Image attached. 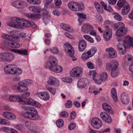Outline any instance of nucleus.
Wrapping results in <instances>:
<instances>
[{"label":"nucleus","instance_id":"18","mask_svg":"<svg viewBox=\"0 0 133 133\" xmlns=\"http://www.w3.org/2000/svg\"><path fill=\"white\" fill-rule=\"evenodd\" d=\"M11 51L15 53L24 55H28V51L26 49H22L20 50L12 49L10 50Z\"/></svg>","mask_w":133,"mask_h":133},{"label":"nucleus","instance_id":"3","mask_svg":"<svg viewBox=\"0 0 133 133\" xmlns=\"http://www.w3.org/2000/svg\"><path fill=\"white\" fill-rule=\"evenodd\" d=\"M22 108L23 109L28 111L23 114L25 118L34 120L39 119V116L37 114V111L35 108L30 106L26 107L24 105H22Z\"/></svg>","mask_w":133,"mask_h":133},{"label":"nucleus","instance_id":"46","mask_svg":"<svg viewBox=\"0 0 133 133\" xmlns=\"http://www.w3.org/2000/svg\"><path fill=\"white\" fill-rule=\"evenodd\" d=\"M56 124L57 126L59 128L62 127L63 125L64 122L63 120L60 119L57 120L56 122Z\"/></svg>","mask_w":133,"mask_h":133},{"label":"nucleus","instance_id":"23","mask_svg":"<svg viewBox=\"0 0 133 133\" xmlns=\"http://www.w3.org/2000/svg\"><path fill=\"white\" fill-rule=\"evenodd\" d=\"M128 31L127 29L124 28L121 29H118L116 32V35L118 36H120L126 34Z\"/></svg>","mask_w":133,"mask_h":133},{"label":"nucleus","instance_id":"56","mask_svg":"<svg viewBox=\"0 0 133 133\" xmlns=\"http://www.w3.org/2000/svg\"><path fill=\"white\" fill-rule=\"evenodd\" d=\"M72 102L70 100H68L66 102V103L65 104V106L66 108H70L72 106Z\"/></svg>","mask_w":133,"mask_h":133},{"label":"nucleus","instance_id":"51","mask_svg":"<svg viewBox=\"0 0 133 133\" xmlns=\"http://www.w3.org/2000/svg\"><path fill=\"white\" fill-rule=\"evenodd\" d=\"M14 55L13 54L9 53L7 61H11L14 59Z\"/></svg>","mask_w":133,"mask_h":133},{"label":"nucleus","instance_id":"33","mask_svg":"<svg viewBox=\"0 0 133 133\" xmlns=\"http://www.w3.org/2000/svg\"><path fill=\"white\" fill-rule=\"evenodd\" d=\"M118 74L119 72L117 69H111L110 74L112 77H116L118 75Z\"/></svg>","mask_w":133,"mask_h":133},{"label":"nucleus","instance_id":"59","mask_svg":"<svg viewBox=\"0 0 133 133\" xmlns=\"http://www.w3.org/2000/svg\"><path fill=\"white\" fill-rule=\"evenodd\" d=\"M9 99L11 102L16 101V95H12L10 96L9 97Z\"/></svg>","mask_w":133,"mask_h":133},{"label":"nucleus","instance_id":"47","mask_svg":"<svg viewBox=\"0 0 133 133\" xmlns=\"http://www.w3.org/2000/svg\"><path fill=\"white\" fill-rule=\"evenodd\" d=\"M109 116L108 114L104 112H101L100 114V117L103 120L106 119Z\"/></svg>","mask_w":133,"mask_h":133},{"label":"nucleus","instance_id":"17","mask_svg":"<svg viewBox=\"0 0 133 133\" xmlns=\"http://www.w3.org/2000/svg\"><path fill=\"white\" fill-rule=\"evenodd\" d=\"M87 81L84 78H82L80 79L78 82L77 86L79 89L84 88L87 84Z\"/></svg>","mask_w":133,"mask_h":133},{"label":"nucleus","instance_id":"19","mask_svg":"<svg viewBox=\"0 0 133 133\" xmlns=\"http://www.w3.org/2000/svg\"><path fill=\"white\" fill-rule=\"evenodd\" d=\"M121 100L123 104H127L128 103L129 100L127 94L123 92L121 94Z\"/></svg>","mask_w":133,"mask_h":133},{"label":"nucleus","instance_id":"38","mask_svg":"<svg viewBox=\"0 0 133 133\" xmlns=\"http://www.w3.org/2000/svg\"><path fill=\"white\" fill-rule=\"evenodd\" d=\"M97 51V49L96 47H93L90 50L87 51L88 54L90 55L91 57H92L95 53Z\"/></svg>","mask_w":133,"mask_h":133},{"label":"nucleus","instance_id":"41","mask_svg":"<svg viewBox=\"0 0 133 133\" xmlns=\"http://www.w3.org/2000/svg\"><path fill=\"white\" fill-rule=\"evenodd\" d=\"M9 53L4 52L0 55V58L3 60L7 61Z\"/></svg>","mask_w":133,"mask_h":133},{"label":"nucleus","instance_id":"50","mask_svg":"<svg viewBox=\"0 0 133 133\" xmlns=\"http://www.w3.org/2000/svg\"><path fill=\"white\" fill-rule=\"evenodd\" d=\"M34 100L31 98H29L24 101V104H32Z\"/></svg>","mask_w":133,"mask_h":133},{"label":"nucleus","instance_id":"35","mask_svg":"<svg viewBox=\"0 0 133 133\" xmlns=\"http://www.w3.org/2000/svg\"><path fill=\"white\" fill-rule=\"evenodd\" d=\"M47 14L44 15V18L43 19L44 23L46 24H48L50 21V17L49 15L47 14L48 12L46 11Z\"/></svg>","mask_w":133,"mask_h":133},{"label":"nucleus","instance_id":"28","mask_svg":"<svg viewBox=\"0 0 133 133\" xmlns=\"http://www.w3.org/2000/svg\"><path fill=\"white\" fill-rule=\"evenodd\" d=\"M130 9V8L129 5H127L122 9L121 11V13L122 15H124L129 12Z\"/></svg>","mask_w":133,"mask_h":133},{"label":"nucleus","instance_id":"60","mask_svg":"<svg viewBox=\"0 0 133 133\" xmlns=\"http://www.w3.org/2000/svg\"><path fill=\"white\" fill-rule=\"evenodd\" d=\"M50 50L54 54H57L58 52V50L56 48H50Z\"/></svg>","mask_w":133,"mask_h":133},{"label":"nucleus","instance_id":"49","mask_svg":"<svg viewBox=\"0 0 133 133\" xmlns=\"http://www.w3.org/2000/svg\"><path fill=\"white\" fill-rule=\"evenodd\" d=\"M89 75L90 76H92L93 79H94L96 77L97 73L96 70H94L90 71L89 73Z\"/></svg>","mask_w":133,"mask_h":133},{"label":"nucleus","instance_id":"21","mask_svg":"<svg viewBox=\"0 0 133 133\" xmlns=\"http://www.w3.org/2000/svg\"><path fill=\"white\" fill-rule=\"evenodd\" d=\"M82 31L84 32L87 33L91 30L94 29L92 26L88 24L84 25L82 28Z\"/></svg>","mask_w":133,"mask_h":133},{"label":"nucleus","instance_id":"61","mask_svg":"<svg viewBox=\"0 0 133 133\" xmlns=\"http://www.w3.org/2000/svg\"><path fill=\"white\" fill-rule=\"evenodd\" d=\"M32 104L34 106L38 108L40 107L41 106V104L39 103L34 100L33 101Z\"/></svg>","mask_w":133,"mask_h":133},{"label":"nucleus","instance_id":"37","mask_svg":"<svg viewBox=\"0 0 133 133\" xmlns=\"http://www.w3.org/2000/svg\"><path fill=\"white\" fill-rule=\"evenodd\" d=\"M112 15L114 18L116 20L118 21H121L122 20V17L117 12L113 13Z\"/></svg>","mask_w":133,"mask_h":133},{"label":"nucleus","instance_id":"30","mask_svg":"<svg viewBox=\"0 0 133 133\" xmlns=\"http://www.w3.org/2000/svg\"><path fill=\"white\" fill-rule=\"evenodd\" d=\"M94 4L98 12L101 13H103V9L98 3L97 2H95Z\"/></svg>","mask_w":133,"mask_h":133},{"label":"nucleus","instance_id":"55","mask_svg":"<svg viewBox=\"0 0 133 133\" xmlns=\"http://www.w3.org/2000/svg\"><path fill=\"white\" fill-rule=\"evenodd\" d=\"M77 15L79 17L78 19V21H80L81 20H83L82 19H85L86 17V15L80 13H77Z\"/></svg>","mask_w":133,"mask_h":133},{"label":"nucleus","instance_id":"14","mask_svg":"<svg viewBox=\"0 0 133 133\" xmlns=\"http://www.w3.org/2000/svg\"><path fill=\"white\" fill-rule=\"evenodd\" d=\"M106 51L109 53L110 58H114L117 56V53L116 50L112 48H110L106 49Z\"/></svg>","mask_w":133,"mask_h":133},{"label":"nucleus","instance_id":"48","mask_svg":"<svg viewBox=\"0 0 133 133\" xmlns=\"http://www.w3.org/2000/svg\"><path fill=\"white\" fill-rule=\"evenodd\" d=\"M46 89L51 92L53 95L55 94L56 90L55 89L47 86H46Z\"/></svg>","mask_w":133,"mask_h":133},{"label":"nucleus","instance_id":"8","mask_svg":"<svg viewBox=\"0 0 133 133\" xmlns=\"http://www.w3.org/2000/svg\"><path fill=\"white\" fill-rule=\"evenodd\" d=\"M91 124L94 129H98L102 127L103 124L100 119L97 117H95L92 119Z\"/></svg>","mask_w":133,"mask_h":133},{"label":"nucleus","instance_id":"52","mask_svg":"<svg viewBox=\"0 0 133 133\" xmlns=\"http://www.w3.org/2000/svg\"><path fill=\"white\" fill-rule=\"evenodd\" d=\"M87 65L88 67L90 69H93L95 68L94 64L90 62H88L87 63Z\"/></svg>","mask_w":133,"mask_h":133},{"label":"nucleus","instance_id":"27","mask_svg":"<svg viewBox=\"0 0 133 133\" xmlns=\"http://www.w3.org/2000/svg\"><path fill=\"white\" fill-rule=\"evenodd\" d=\"M111 97L114 101L115 102L118 101V98L117 96L116 91V89L114 88L112 89L111 90Z\"/></svg>","mask_w":133,"mask_h":133},{"label":"nucleus","instance_id":"12","mask_svg":"<svg viewBox=\"0 0 133 133\" xmlns=\"http://www.w3.org/2000/svg\"><path fill=\"white\" fill-rule=\"evenodd\" d=\"M19 84V82L18 83V86L16 85H14L13 88L15 89H16L19 92H24L28 90V88L27 86L22 84V85H20Z\"/></svg>","mask_w":133,"mask_h":133},{"label":"nucleus","instance_id":"16","mask_svg":"<svg viewBox=\"0 0 133 133\" xmlns=\"http://www.w3.org/2000/svg\"><path fill=\"white\" fill-rule=\"evenodd\" d=\"M117 48L121 54H124L126 51V46L123 43H118L117 45Z\"/></svg>","mask_w":133,"mask_h":133},{"label":"nucleus","instance_id":"64","mask_svg":"<svg viewBox=\"0 0 133 133\" xmlns=\"http://www.w3.org/2000/svg\"><path fill=\"white\" fill-rule=\"evenodd\" d=\"M2 130L4 132H7L8 133H10L11 132V128H9L7 127H5L3 128L2 129Z\"/></svg>","mask_w":133,"mask_h":133},{"label":"nucleus","instance_id":"15","mask_svg":"<svg viewBox=\"0 0 133 133\" xmlns=\"http://www.w3.org/2000/svg\"><path fill=\"white\" fill-rule=\"evenodd\" d=\"M12 5L16 8H23L26 5V3L22 1H16L13 3Z\"/></svg>","mask_w":133,"mask_h":133},{"label":"nucleus","instance_id":"6","mask_svg":"<svg viewBox=\"0 0 133 133\" xmlns=\"http://www.w3.org/2000/svg\"><path fill=\"white\" fill-rule=\"evenodd\" d=\"M68 6L70 9L76 11L80 10L84 8L83 4H79L74 2H69L68 4Z\"/></svg>","mask_w":133,"mask_h":133},{"label":"nucleus","instance_id":"57","mask_svg":"<svg viewBox=\"0 0 133 133\" xmlns=\"http://www.w3.org/2000/svg\"><path fill=\"white\" fill-rule=\"evenodd\" d=\"M127 58L128 60L129 65L130 64H132L133 60L132 59L133 57L130 55H128L127 56Z\"/></svg>","mask_w":133,"mask_h":133},{"label":"nucleus","instance_id":"24","mask_svg":"<svg viewBox=\"0 0 133 133\" xmlns=\"http://www.w3.org/2000/svg\"><path fill=\"white\" fill-rule=\"evenodd\" d=\"M124 43L127 45L133 47V38L130 36L127 37L124 41Z\"/></svg>","mask_w":133,"mask_h":133},{"label":"nucleus","instance_id":"13","mask_svg":"<svg viewBox=\"0 0 133 133\" xmlns=\"http://www.w3.org/2000/svg\"><path fill=\"white\" fill-rule=\"evenodd\" d=\"M65 50L68 52L70 56H72L74 54V50L72 46L70 44L66 43L65 45Z\"/></svg>","mask_w":133,"mask_h":133},{"label":"nucleus","instance_id":"26","mask_svg":"<svg viewBox=\"0 0 133 133\" xmlns=\"http://www.w3.org/2000/svg\"><path fill=\"white\" fill-rule=\"evenodd\" d=\"M2 37L8 41H14L15 40L18 39L17 37H15L13 36H11L8 34H3L2 35Z\"/></svg>","mask_w":133,"mask_h":133},{"label":"nucleus","instance_id":"20","mask_svg":"<svg viewBox=\"0 0 133 133\" xmlns=\"http://www.w3.org/2000/svg\"><path fill=\"white\" fill-rule=\"evenodd\" d=\"M87 46L86 42L83 40H81L78 43V49L79 51L82 52L85 49Z\"/></svg>","mask_w":133,"mask_h":133},{"label":"nucleus","instance_id":"5","mask_svg":"<svg viewBox=\"0 0 133 133\" xmlns=\"http://www.w3.org/2000/svg\"><path fill=\"white\" fill-rule=\"evenodd\" d=\"M110 21H106L104 23V28L105 29L104 31L103 36V38L105 41H108L111 38L112 36V31L111 29L109 28L108 25L106 24L110 23Z\"/></svg>","mask_w":133,"mask_h":133},{"label":"nucleus","instance_id":"11","mask_svg":"<svg viewBox=\"0 0 133 133\" xmlns=\"http://www.w3.org/2000/svg\"><path fill=\"white\" fill-rule=\"evenodd\" d=\"M119 65L118 62L116 61L113 60L107 63L106 69L108 70H110L111 69H117Z\"/></svg>","mask_w":133,"mask_h":133},{"label":"nucleus","instance_id":"44","mask_svg":"<svg viewBox=\"0 0 133 133\" xmlns=\"http://www.w3.org/2000/svg\"><path fill=\"white\" fill-rule=\"evenodd\" d=\"M27 2L30 4L35 5L39 4L41 1L40 0H26Z\"/></svg>","mask_w":133,"mask_h":133},{"label":"nucleus","instance_id":"63","mask_svg":"<svg viewBox=\"0 0 133 133\" xmlns=\"http://www.w3.org/2000/svg\"><path fill=\"white\" fill-rule=\"evenodd\" d=\"M104 121H105L106 122L110 123L112 122V119L111 118L109 115L108 117L107 118L104 120Z\"/></svg>","mask_w":133,"mask_h":133},{"label":"nucleus","instance_id":"25","mask_svg":"<svg viewBox=\"0 0 133 133\" xmlns=\"http://www.w3.org/2000/svg\"><path fill=\"white\" fill-rule=\"evenodd\" d=\"M62 28L68 32H73L74 30L72 28L70 27L69 25L63 23H62L60 25Z\"/></svg>","mask_w":133,"mask_h":133},{"label":"nucleus","instance_id":"2","mask_svg":"<svg viewBox=\"0 0 133 133\" xmlns=\"http://www.w3.org/2000/svg\"><path fill=\"white\" fill-rule=\"evenodd\" d=\"M45 66L51 71L56 73L60 72L63 70L62 66L57 65L56 58L52 56L49 57V61L45 63Z\"/></svg>","mask_w":133,"mask_h":133},{"label":"nucleus","instance_id":"32","mask_svg":"<svg viewBox=\"0 0 133 133\" xmlns=\"http://www.w3.org/2000/svg\"><path fill=\"white\" fill-rule=\"evenodd\" d=\"M32 81L30 79H26L23 80L22 81H21L19 82L20 85H22V84L25 85L27 87L28 85L32 83Z\"/></svg>","mask_w":133,"mask_h":133},{"label":"nucleus","instance_id":"62","mask_svg":"<svg viewBox=\"0 0 133 133\" xmlns=\"http://www.w3.org/2000/svg\"><path fill=\"white\" fill-rule=\"evenodd\" d=\"M9 118V119H9L15 120L16 119V116L15 115L10 112V114Z\"/></svg>","mask_w":133,"mask_h":133},{"label":"nucleus","instance_id":"43","mask_svg":"<svg viewBox=\"0 0 133 133\" xmlns=\"http://www.w3.org/2000/svg\"><path fill=\"white\" fill-rule=\"evenodd\" d=\"M17 38H18L17 39L15 40V41H12V42H13L11 44V46L12 48H19L20 46V44L19 43L17 42H15V41H17V40H18V37H17Z\"/></svg>","mask_w":133,"mask_h":133},{"label":"nucleus","instance_id":"29","mask_svg":"<svg viewBox=\"0 0 133 133\" xmlns=\"http://www.w3.org/2000/svg\"><path fill=\"white\" fill-rule=\"evenodd\" d=\"M29 10L32 12H40L42 11L41 9L36 6H30L29 7Z\"/></svg>","mask_w":133,"mask_h":133},{"label":"nucleus","instance_id":"9","mask_svg":"<svg viewBox=\"0 0 133 133\" xmlns=\"http://www.w3.org/2000/svg\"><path fill=\"white\" fill-rule=\"evenodd\" d=\"M25 125L31 131V133H39L38 127L35 125L28 121H26Z\"/></svg>","mask_w":133,"mask_h":133},{"label":"nucleus","instance_id":"31","mask_svg":"<svg viewBox=\"0 0 133 133\" xmlns=\"http://www.w3.org/2000/svg\"><path fill=\"white\" fill-rule=\"evenodd\" d=\"M27 16L29 17L34 19L39 18L41 17V15L39 14H35L33 13L28 14L27 15Z\"/></svg>","mask_w":133,"mask_h":133},{"label":"nucleus","instance_id":"58","mask_svg":"<svg viewBox=\"0 0 133 133\" xmlns=\"http://www.w3.org/2000/svg\"><path fill=\"white\" fill-rule=\"evenodd\" d=\"M10 114V112L9 111H5L3 112L2 114L3 116L5 118L7 119H9V116H8V115Z\"/></svg>","mask_w":133,"mask_h":133},{"label":"nucleus","instance_id":"34","mask_svg":"<svg viewBox=\"0 0 133 133\" xmlns=\"http://www.w3.org/2000/svg\"><path fill=\"white\" fill-rule=\"evenodd\" d=\"M103 81L106 80L108 77L107 74L105 72H103L98 75Z\"/></svg>","mask_w":133,"mask_h":133},{"label":"nucleus","instance_id":"39","mask_svg":"<svg viewBox=\"0 0 133 133\" xmlns=\"http://www.w3.org/2000/svg\"><path fill=\"white\" fill-rule=\"evenodd\" d=\"M95 83L97 84H100L103 81L101 78H100L98 75L93 79Z\"/></svg>","mask_w":133,"mask_h":133},{"label":"nucleus","instance_id":"45","mask_svg":"<svg viewBox=\"0 0 133 133\" xmlns=\"http://www.w3.org/2000/svg\"><path fill=\"white\" fill-rule=\"evenodd\" d=\"M14 127L20 131H23L24 129V126L21 124H17L14 126Z\"/></svg>","mask_w":133,"mask_h":133},{"label":"nucleus","instance_id":"54","mask_svg":"<svg viewBox=\"0 0 133 133\" xmlns=\"http://www.w3.org/2000/svg\"><path fill=\"white\" fill-rule=\"evenodd\" d=\"M50 98V95L48 93L46 92H44V95L43 99L45 101L48 100Z\"/></svg>","mask_w":133,"mask_h":133},{"label":"nucleus","instance_id":"22","mask_svg":"<svg viewBox=\"0 0 133 133\" xmlns=\"http://www.w3.org/2000/svg\"><path fill=\"white\" fill-rule=\"evenodd\" d=\"M103 109L105 111L110 114H112L113 111L111 107L107 103H103L102 104Z\"/></svg>","mask_w":133,"mask_h":133},{"label":"nucleus","instance_id":"7","mask_svg":"<svg viewBox=\"0 0 133 133\" xmlns=\"http://www.w3.org/2000/svg\"><path fill=\"white\" fill-rule=\"evenodd\" d=\"M83 68L81 66H77L73 68L70 72V75L73 77L80 76L83 72Z\"/></svg>","mask_w":133,"mask_h":133},{"label":"nucleus","instance_id":"4","mask_svg":"<svg viewBox=\"0 0 133 133\" xmlns=\"http://www.w3.org/2000/svg\"><path fill=\"white\" fill-rule=\"evenodd\" d=\"M4 70L7 74L19 75L22 72V70L18 69L16 65L12 64H9L6 65L4 68Z\"/></svg>","mask_w":133,"mask_h":133},{"label":"nucleus","instance_id":"10","mask_svg":"<svg viewBox=\"0 0 133 133\" xmlns=\"http://www.w3.org/2000/svg\"><path fill=\"white\" fill-rule=\"evenodd\" d=\"M48 85L50 86H57L59 85V81L56 77L52 76H50L47 81Z\"/></svg>","mask_w":133,"mask_h":133},{"label":"nucleus","instance_id":"40","mask_svg":"<svg viewBox=\"0 0 133 133\" xmlns=\"http://www.w3.org/2000/svg\"><path fill=\"white\" fill-rule=\"evenodd\" d=\"M61 80L63 82L68 83H71L72 81V78L70 77L62 78Z\"/></svg>","mask_w":133,"mask_h":133},{"label":"nucleus","instance_id":"53","mask_svg":"<svg viewBox=\"0 0 133 133\" xmlns=\"http://www.w3.org/2000/svg\"><path fill=\"white\" fill-rule=\"evenodd\" d=\"M84 37L85 39L91 43H93L94 40L89 35H84Z\"/></svg>","mask_w":133,"mask_h":133},{"label":"nucleus","instance_id":"36","mask_svg":"<svg viewBox=\"0 0 133 133\" xmlns=\"http://www.w3.org/2000/svg\"><path fill=\"white\" fill-rule=\"evenodd\" d=\"M127 4L126 0H119L117 3V5L118 8L122 7L124 5Z\"/></svg>","mask_w":133,"mask_h":133},{"label":"nucleus","instance_id":"1","mask_svg":"<svg viewBox=\"0 0 133 133\" xmlns=\"http://www.w3.org/2000/svg\"><path fill=\"white\" fill-rule=\"evenodd\" d=\"M15 19L7 23V24L17 29H22L23 27H29L31 26L30 23L28 20L20 18Z\"/></svg>","mask_w":133,"mask_h":133},{"label":"nucleus","instance_id":"42","mask_svg":"<svg viewBox=\"0 0 133 133\" xmlns=\"http://www.w3.org/2000/svg\"><path fill=\"white\" fill-rule=\"evenodd\" d=\"M91 57L88 53V52H84L82 54L81 58L83 60H86Z\"/></svg>","mask_w":133,"mask_h":133}]
</instances>
